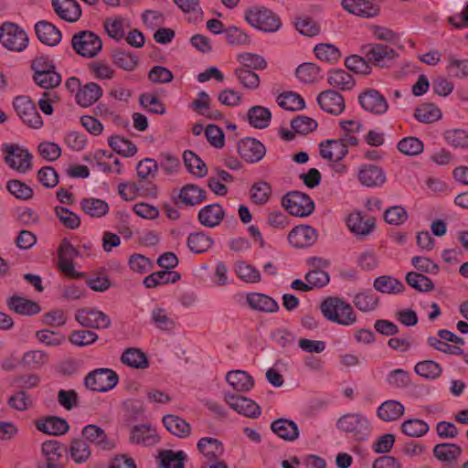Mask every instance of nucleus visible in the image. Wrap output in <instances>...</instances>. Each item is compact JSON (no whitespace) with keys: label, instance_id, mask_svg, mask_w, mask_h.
<instances>
[{"label":"nucleus","instance_id":"412c9836","mask_svg":"<svg viewBox=\"0 0 468 468\" xmlns=\"http://www.w3.org/2000/svg\"><path fill=\"white\" fill-rule=\"evenodd\" d=\"M52 6L58 16L74 23L81 16V8L76 0H52Z\"/></svg>","mask_w":468,"mask_h":468},{"label":"nucleus","instance_id":"393cba45","mask_svg":"<svg viewBox=\"0 0 468 468\" xmlns=\"http://www.w3.org/2000/svg\"><path fill=\"white\" fill-rule=\"evenodd\" d=\"M36 427L46 434L59 436L68 432L69 426L66 420L55 416H49L36 421Z\"/></svg>","mask_w":468,"mask_h":468},{"label":"nucleus","instance_id":"603ef678","mask_svg":"<svg viewBox=\"0 0 468 468\" xmlns=\"http://www.w3.org/2000/svg\"><path fill=\"white\" fill-rule=\"evenodd\" d=\"M109 144L114 152L124 157L133 156L137 152V147L134 144L120 135L111 136Z\"/></svg>","mask_w":468,"mask_h":468},{"label":"nucleus","instance_id":"e433bc0d","mask_svg":"<svg viewBox=\"0 0 468 468\" xmlns=\"http://www.w3.org/2000/svg\"><path fill=\"white\" fill-rule=\"evenodd\" d=\"M163 423L170 433L179 438H186L191 432L190 425L176 415L168 414L164 416Z\"/></svg>","mask_w":468,"mask_h":468},{"label":"nucleus","instance_id":"052dcab7","mask_svg":"<svg viewBox=\"0 0 468 468\" xmlns=\"http://www.w3.org/2000/svg\"><path fill=\"white\" fill-rule=\"evenodd\" d=\"M55 214L58 218L59 222L69 229H76L80 225V218L79 215L70 211L69 209L57 206L55 207Z\"/></svg>","mask_w":468,"mask_h":468},{"label":"nucleus","instance_id":"79ce46f5","mask_svg":"<svg viewBox=\"0 0 468 468\" xmlns=\"http://www.w3.org/2000/svg\"><path fill=\"white\" fill-rule=\"evenodd\" d=\"M374 288L383 293L397 294L402 292L405 286L398 279L384 275L375 279Z\"/></svg>","mask_w":468,"mask_h":468},{"label":"nucleus","instance_id":"bf43d9fd","mask_svg":"<svg viewBox=\"0 0 468 468\" xmlns=\"http://www.w3.org/2000/svg\"><path fill=\"white\" fill-rule=\"evenodd\" d=\"M415 118L424 123L434 122L441 119V112L439 108L433 104H422L414 113Z\"/></svg>","mask_w":468,"mask_h":468},{"label":"nucleus","instance_id":"473e14b6","mask_svg":"<svg viewBox=\"0 0 468 468\" xmlns=\"http://www.w3.org/2000/svg\"><path fill=\"white\" fill-rule=\"evenodd\" d=\"M102 96V90L97 83L90 82L79 89L76 101L82 107H89Z\"/></svg>","mask_w":468,"mask_h":468},{"label":"nucleus","instance_id":"39448f33","mask_svg":"<svg viewBox=\"0 0 468 468\" xmlns=\"http://www.w3.org/2000/svg\"><path fill=\"white\" fill-rule=\"evenodd\" d=\"M119 381L118 375L109 368H98L90 372L84 379L87 388L96 392H107Z\"/></svg>","mask_w":468,"mask_h":468},{"label":"nucleus","instance_id":"a19ab883","mask_svg":"<svg viewBox=\"0 0 468 468\" xmlns=\"http://www.w3.org/2000/svg\"><path fill=\"white\" fill-rule=\"evenodd\" d=\"M80 205L82 211L90 218H101L109 212L108 203L100 198H83Z\"/></svg>","mask_w":468,"mask_h":468},{"label":"nucleus","instance_id":"6e6552de","mask_svg":"<svg viewBox=\"0 0 468 468\" xmlns=\"http://www.w3.org/2000/svg\"><path fill=\"white\" fill-rule=\"evenodd\" d=\"M15 111L25 124L33 129H39L43 120L37 112L35 103L27 96H18L13 101Z\"/></svg>","mask_w":468,"mask_h":468},{"label":"nucleus","instance_id":"a18cd8bd","mask_svg":"<svg viewBox=\"0 0 468 468\" xmlns=\"http://www.w3.org/2000/svg\"><path fill=\"white\" fill-rule=\"evenodd\" d=\"M183 159L187 170L192 175L197 177H204L207 174L206 164L194 152L190 150L185 151Z\"/></svg>","mask_w":468,"mask_h":468},{"label":"nucleus","instance_id":"bb28decb","mask_svg":"<svg viewBox=\"0 0 468 468\" xmlns=\"http://www.w3.org/2000/svg\"><path fill=\"white\" fill-rule=\"evenodd\" d=\"M197 449L207 459L206 462L218 461L224 453L223 444L212 437H204L197 442Z\"/></svg>","mask_w":468,"mask_h":468},{"label":"nucleus","instance_id":"e2e57ef3","mask_svg":"<svg viewBox=\"0 0 468 468\" xmlns=\"http://www.w3.org/2000/svg\"><path fill=\"white\" fill-rule=\"evenodd\" d=\"M6 403L9 408L15 410L25 411L32 407L33 400L25 390L19 389L8 398Z\"/></svg>","mask_w":468,"mask_h":468},{"label":"nucleus","instance_id":"9b49d317","mask_svg":"<svg viewBox=\"0 0 468 468\" xmlns=\"http://www.w3.org/2000/svg\"><path fill=\"white\" fill-rule=\"evenodd\" d=\"M342 431L353 433L363 438L370 431V423L366 416L361 413H348L343 415L336 423Z\"/></svg>","mask_w":468,"mask_h":468},{"label":"nucleus","instance_id":"37998d69","mask_svg":"<svg viewBox=\"0 0 468 468\" xmlns=\"http://www.w3.org/2000/svg\"><path fill=\"white\" fill-rule=\"evenodd\" d=\"M213 244V239L202 231L191 233L187 238V246L194 253H203L208 250Z\"/></svg>","mask_w":468,"mask_h":468},{"label":"nucleus","instance_id":"5fc2aeb1","mask_svg":"<svg viewBox=\"0 0 468 468\" xmlns=\"http://www.w3.org/2000/svg\"><path fill=\"white\" fill-rule=\"evenodd\" d=\"M160 468H184L185 454L172 450L163 451L159 454Z\"/></svg>","mask_w":468,"mask_h":468},{"label":"nucleus","instance_id":"13d9d810","mask_svg":"<svg viewBox=\"0 0 468 468\" xmlns=\"http://www.w3.org/2000/svg\"><path fill=\"white\" fill-rule=\"evenodd\" d=\"M271 194V187L270 184L265 181L253 184L250 189V198L258 205L266 204L270 200Z\"/></svg>","mask_w":468,"mask_h":468},{"label":"nucleus","instance_id":"4d7b16f0","mask_svg":"<svg viewBox=\"0 0 468 468\" xmlns=\"http://www.w3.org/2000/svg\"><path fill=\"white\" fill-rule=\"evenodd\" d=\"M103 26L110 37L120 40L124 37L125 19L123 17H108L105 19Z\"/></svg>","mask_w":468,"mask_h":468},{"label":"nucleus","instance_id":"58836bf2","mask_svg":"<svg viewBox=\"0 0 468 468\" xmlns=\"http://www.w3.org/2000/svg\"><path fill=\"white\" fill-rule=\"evenodd\" d=\"M181 278L180 274L176 271H159L151 273L144 280V284L146 288H155L159 285L175 283Z\"/></svg>","mask_w":468,"mask_h":468},{"label":"nucleus","instance_id":"c9c22d12","mask_svg":"<svg viewBox=\"0 0 468 468\" xmlns=\"http://www.w3.org/2000/svg\"><path fill=\"white\" fill-rule=\"evenodd\" d=\"M461 453V447L454 443H441L433 448L435 458L448 464L457 463Z\"/></svg>","mask_w":468,"mask_h":468},{"label":"nucleus","instance_id":"ea45409f","mask_svg":"<svg viewBox=\"0 0 468 468\" xmlns=\"http://www.w3.org/2000/svg\"><path fill=\"white\" fill-rule=\"evenodd\" d=\"M178 198L184 205L192 207L206 199V192L196 185H186L181 188Z\"/></svg>","mask_w":468,"mask_h":468},{"label":"nucleus","instance_id":"f257e3e1","mask_svg":"<svg viewBox=\"0 0 468 468\" xmlns=\"http://www.w3.org/2000/svg\"><path fill=\"white\" fill-rule=\"evenodd\" d=\"M245 21L253 28L264 33H275L282 28L281 17L264 5H252L244 13Z\"/></svg>","mask_w":468,"mask_h":468},{"label":"nucleus","instance_id":"cd10ccee","mask_svg":"<svg viewBox=\"0 0 468 468\" xmlns=\"http://www.w3.org/2000/svg\"><path fill=\"white\" fill-rule=\"evenodd\" d=\"M191 108L210 120H218L222 118L221 112L211 107V99L204 90L197 93V97L193 101Z\"/></svg>","mask_w":468,"mask_h":468},{"label":"nucleus","instance_id":"69168bd1","mask_svg":"<svg viewBox=\"0 0 468 468\" xmlns=\"http://www.w3.org/2000/svg\"><path fill=\"white\" fill-rule=\"evenodd\" d=\"M354 304L362 312H371L377 308L378 298L372 292H363L355 296Z\"/></svg>","mask_w":468,"mask_h":468},{"label":"nucleus","instance_id":"b1692460","mask_svg":"<svg viewBox=\"0 0 468 468\" xmlns=\"http://www.w3.org/2000/svg\"><path fill=\"white\" fill-rule=\"evenodd\" d=\"M320 154L324 159L332 162L342 160L347 154L348 148L338 139L326 140L320 143Z\"/></svg>","mask_w":468,"mask_h":468},{"label":"nucleus","instance_id":"c756f323","mask_svg":"<svg viewBox=\"0 0 468 468\" xmlns=\"http://www.w3.org/2000/svg\"><path fill=\"white\" fill-rule=\"evenodd\" d=\"M226 381L238 392H248L254 386L253 378L244 370H232L228 372Z\"/></svg>","mask_w":468,"mask_h":468},{"label":"nucleus","instance_id":"4468645a","mask_svg":"<svg viewBox=\"0 0 468 468\" xmlns=\"http://www.w3.org/2000/svg\"><path fill=\"white\" fill-rule=\"evenodd\" d=\"M224 399L232 410L246 417L258 418L261 415L260 406L246 397L226 393Z\"/></svg>","mask_w":468,"mask_h":468},{"label":"nucleus","instance_id":"7ed1b4c3","mask_svg":"<svg viewBox=\"0 0 468 468\" xmlns=\"http://www.w3.org/2000/svg\"><path fill=\"white\" fill-rule=\"evenodd\" d=\"M0 43L10 51L21 52L28 46V37L18 25L5 22L0 26Z\"/></svg>","mask_w":468,"mask_h":468},{"label":"nucleus","instance_id":"0eeeda50","mask_svg":"<svg viewBox=\"0 0 468 468\" xmlns=\"http://www.w3.org/2000/svg\"><path fill=\"white\" fill-rule=\"evenodd\" d=\"M71 44L79 55L86 58L95 57L102 48L101 38L91 31H82L74 35Z\"/></svg>","mask_w":468,"mask_h":468},{"label":"nucleus","instance_id":"7c9ffc66","mask_svg":"<svg viewBox=\"0 0 468 468\" xmlns=\"http://www.w3.org/2000/svg\"><path fill=\"white\" fill-rule=\"evenodd\" d=\"M405 411L404 406L398 400H386L377 410L378 417L386 422L399 420Z\"/></svg>","mask_w":468,"mask_h":468},{"label":"nucleus","instance_id":"423d86ee","mask_svg":"<svg viewBox=\"0 0 468 468\" xmlns=\"http://www.w3.org/2000/svg\"><path fill=\"white\" fill-rule=\"evenodd\" d=\"M282 206L291 215L296 217L309 216L314 209V201L308 195L300 191H292L284 196Z\"/></svg>","mask_w":468,"mask_h":468},{"label":"nucleus","instance_id":"c03bdc74","mask_svg":"<svg viewBox=\"0 0 468 468\" xmlns=\"http://www.w3.org/2000/svg\"><path fill=\"white\" fill-rule=\"evenodd\" d=\"M271 118L270 110L262 106H253L248 112L249 122L255 128H266L270 124Z\"/></svg>","mask_w":468,"mask_h":468},{"label":"nucleus","instance_id":"f03ea898","mask_svg":"<svg viewBox=\"0 0 468 468\" xmlns=\"http://www.w3.org/2000/svg\"><path fill=\"white\" fill-rule=\"evenodd\" d=\"M320 309L324 316L331 322L346 326L356 322L353 307L339 297H327L322 302Z\"/></svg>","mask_w":468,"mask_h":468},{"label":"nucleus","instance_id":"de8ad7c7","mask_svg":"<svg viewBox=\"0 0 468 468\" xmlns=\"http://www.w3.org/2000/svg\"><path fill=\"white\" fill-rule=\"evenodd\" d=\"M121 361L133 368H146L148 367V360L146 356L137 348L126 349L122 356Z\"/></svg>","mask_w":468,"mask_h":468},{"label":"nucleus","instance_id":"aec40b11","mask_svg":"<svg viewBox=\"0 0 468 468\" xmlns=\"http://www.w3.org/2000/svg\"><path fill=\"white\" fill-rule=\"evenodd\" d=\"M246 303L251 310L260 313H276L280 308L273 298L255 292L246 294Z\"/></svg>","mask_w":468,"mask_h":468},{"label":"nucleus","instance_id":"2f4dec72","mask_svg":"<svg viewBox=\"0 0 468 468\" xmlns=\"http://www.w3.org/2000/svg\"><path fill=\"white\" fill-rule=\"evenodd\" d=\"M131 441L136 444L151 446L158 442L159 437L155 429L151 426L138 425L131 431Z\"/></svg>","mask_w":468,"mask_h":468},{"label":"nucleus","instance_id":"4c0bfd02","mask_svg":"<svg viewBox=\"0 0 468 468\" xmlns=\"http://www.w3.org/2000/svg\"><path fill=\"white\" fill-rule=\"evenodd\" d=\"M327 82L333 88L347 90L355 85V80L351 74L345 69H332L328 71Z\"/></svg>","mask_w":468,"mask_h":468},{"label":"nucleus","instance_id":"20e7f679","mask_svg":"<svg viewBox=\"0 0 468 468\" xmlns=\"http://www.w3.org/2000/svg\"><path fill=\"white\" fill-rule=\"evenodd\" d=\"M4 161L11 168L20 174H26L32 168V155L27 149L16 144H5L2 146Z\"/></svg>","mask_w":468,"mask_h":468},{"label":"nucleus","instance_id":"0e129e2a","mask_svg":"<svg viewBox=\"0 0 468 468\" xmlns=\"http://www.w3.org/2000/svg\"><path fill=\"white\" fill-rule=\"evenodd\" d=\"M398 149L406 155H418L424 150L423 143L417 137L410 136L398 143Z\"/></svg>","mask_w":468,"mask_h":468},{"label":"nucleus","instance_id":"f3484780","mask_svg":"<svg viewBox=\"0 0 468 468\" xmlns=\"http://www.w3.org/2000/svg\"><path fill=\"white\" fill-rule=\"evenodd\" d=\"M357 178L365 186L377 187L385 183L386 175L381 167L366 164L359 166Z\"/></svg>","mask_w":468,"mask_h":468},{"label":"nucleus","instance_id":"a211bd4d","mask_svg":"<svg viewBox=\"0 0 468 468\" xmlns=\"http://www.w3.org/2000/svg\"><path fill=\"white\" fill-rule=\"evenodd\" d=\"M316 100L321 109L330 114L338 115L345 110L346 105L343 96L335 90L322 91Z\"/></svg>","mask_w":468,"mask_h":468},{"label":"nucleus","instance_id":"864d4df0","mask_svg":"<svg viewBox=\"0 0 468 468\" xmlns=\"http://www.w3.org/2000/svg\"><path fill=\"white\" fill-rule=\"evenodd\" d=\"M277 102L284 110L292 112L300 111L305 106L303 99L292 91L281 94L277 98Z\"/></svg>","mask_w":468,"mask_h":468},{"label":"nucleus","instance_id":"1a4fd4ad","mask_svg":"<svg viewBox=\"0 0 468 468\" xmlns=\"http://www.w3.org/2000/svg\"><path fill=\"white\" fill-rule=\"evenodd\" d=\"M58 269L71 279L83 277L82 272L75 270L73 261L79 256V250L69 241L63 240L58 247Z\"/></svg>","mask_w":468,"mask_h":468},{"label":"nucleus","instance_id":"9d476101","mask_svg":"<svg viewBox=\"0 0 468 468\" xmlns=\"http://www.w3.org/2000/svg\"><path fill=\"white\" fill-rule=\"evenodd\" d=\"M362 52L369 63L378 67H388L397 57L396 51L391 47L377 43L364 45Z\"/></svg>","mask_w":468,"mask_h":468},{"label":"nucleus","instance_id":"ddd939ff","mask_svg":"<svg viewBox=\"0 0 468 468\" xmlns=\"http://www.w3.org/2000/svg\"><path fill=\"white\" fill-rule=\"evenodd\" d=\"M383 0H343L342 7L350 14L362 17H375L380 13Z\"/></svg>","mask_w":468,"mask_h":468},{"label":"nucleus","instance_id":"3c124183","mask_svg":"<svg viewBox=\"0 0 468 468\" xmlns=\"http://www.w3.org/2000/svg\"><path fill=\"white\" fill-rule=\"evenodd\" d=\"M234 270L237 276L247 283H258L261 280L260 271L245 261L237 262Z\"/></svg>","mask_w":468,"mask_h":468},{"label":"nucleus","instance_id":"338daca9","mask_svg":"<svg viewBox=\"0 0 468 468\" xmlns=\"http://www.w3.org/2000/svg\"><path fill=\"white\" fill-rule=\"evenodd\" d=\"M401 431L410 437H420L428 432L429 425L421 420L410 419L402 423Z\"/></svg>","mask_w":468,"mask_h":468},{"label":"nucleus","instance_id":"f8f14e48","mask_svg":"<svg viewBox=\"0 0 468 468\" xmlns=\"http://www.w3.org/2000/svg\"><path fill=\"white\" fill-rule=\"evenodd\" d=\"M358 102L367 112L382 115L388 110V103L384 95L374 89H367L358 96Z\"/></svg>","mask_w":468,"mask_h":468},{"label":"nucleus","instance_id":"8fccbe9b","mask_svg":"<svg viewBox=\"0 0 468 468\" xmlns=\"http://www.w3.org/2000/svg\"><path fill=\"white\" fill-rule=\"evenodd\" d=\"M65 449L63 445L56 440H48L42 443L41 453L45 457V463H58Z\"/></svg>","mask_w":468,"mask_h":468},{"label":"nucleus","instance_id":"680f3d73","mask_svg":"<svg viewBox=\"0 0 468 468\" xmlns=\"http://www.w3.org/2000/svg\"><path fill=\"white\" fill-rule=\"evenodd\" d=\"M406 282L410 287L420 292H431L434 288L430 278L415 271H410L406 275Z\"/></svg>","mask_w":468,"mask_h":468},{"label":"nucleus","instance_id":"49530a36","mask_svg":"<svg viewBox=\"0 0 468 468\" xmlns=\"http://www.w3.org/2000/svg\"><path fill=\"white\" fill-rule=\"evenodd\" d=\"M151 322L162 331H172L176 327L174 317L163 308H154L152 311Z\"/></svg>","mask_w":468,"mask_h":468},{"label":"nucleus","instance_id":"2eb2a0df","mask_svg":"<svg viewBox=\"0 0 468 468\" xmlns=\"http://www.w3.org/2000/svg\"><path fill=\"white\" fill-rule=\"evenodd\" d=\"M238 153L248 163H257L266 154L265 146L258 140L246 138L238 144Z\"/></svg>","mask_w":468,"mask_h":468},{"label":"nucleus","instance_id":"72a5a7b5","mask_svg":"<svg viewBox=\"0 0 468 468\" xmlns=\"http://www.w3.org/2000/svg\"><path fill=\"white\" fill-rule=\"evenodd\" d=\"M7 306L10 310L22 315H33L40 312L37 303L17 295L8 299Z\"/></svg>","mask_w":468,"mask_h":468},{"label":"nucleus","instance_id":"4be33fe9","mask_svg":"<svg viewBox=\"0 0 468 468\" xmlns=\"http://www.w3.org/2000/svg\"><path fill=\"white\" fill-rule=\"evenodd\" d=\"M317 239L316 230L310 226H297L288 235V240L295 248H306Z\"/></svg>","mask_w":468,"mask_h":468},{"label":"nucleus","instance_id":"09e8293b","mask_svg":"<svg viewBox=\"0 0 468 468\" xmlns=\"http://www.w3.org/2000/svg\"><path fill=\"white\" fill-rule=\"evenodd\" d=\"M69 455L74 463L80 464L86 463L90 459L91 451L84 440L74 439L70 443Z\"/></svg>","mask_w":468,"mask_h":468},{"label":"nucleus","instance_id":"f704fd0d","mask_svg":"<svg viewBox=\"0 0 468 468\" xmlns=\"http://www.w3.org/2000/svg\"><path fill=\"white\" fill-rule=\"evenodd\" d=\"M348 229L356 235H367L375 227L373 218H364L361 213H352L346 220Z\"/></svg>","mask_w":468,"mask_h":468},{"label":"nucleus","instance_id":"c85d7f7f","mask_svg":"<svg viewBox=\"0 0 468 468\" xmlns=\"http://www.w3.org/2000/svg\"><path fill=\"white\" fill-rule=\"evenodd\" d=\"M271 431L281 439L288 441H293L299 437V429L297 424L288 419H279L271 425Z\"/></svg>","mask_w":468,"mask_h":468},{"label":"nucleus","instance_id":"774afa93","mask_svg":"<svg viewBox=\"0 0 468 468\" xmlns=\"http://www.w3.org/2000/svg\"><path fill=\"white\" fill-rule=\"evenodd\" d=\"M444 139L454 148L468 147V132L462 129L449 130L444 133Z\"/></svg>","mask_w":468,"mask_h":468},{"label":"nucleus","instance_id":"a878e982","mask_svg":"<svg viewBox=\"0 0 468 468\" xmlns=\"http://www.w3.org/2000/svg\"><path fill=\"white\" fill-rule=\"evenodd\" d=\"M37 38L45 45L56 46L61 40V32L48 21H38L35 26Z\"/></svg>","mask_w":468,"mask_h":468},{"label":"nucleus","instance_id":"5701e85b","mask_svg":"<svg viewBox=\"0 0 468 468\" xmlns=\"http://www.w3.org/2000/svg\"><path fill=\"white\" fill-rule=\"evenodd\" d=\"M225 217L224 208L218 203L202 207L197 215L199 223L207 228H215L220 224Z\"/></svg>","mask_w":468,"mask_h":468},{"label":"nucleus","instance_id":"6e6d98bb","mask_svg":"<svg viewBox=\"0 0 468 468\" xmlns=\"http://www.w3.org/2000/svg\"><path fill=\"white\" fill-rule=\"evenodd\" d=\"M414 370L419 376L429 379L439 378L442 372L441 367L432 360H424L417 363Z\"/></svg>","mask_w":468,"mask_h":468},{"label":"nucleus","instance_id":"6ab92c4d","mask_svg":"<svg viewBox=\"0 0 468 468\" xmlns=\"http://www.w3.org/2000/svg\"><path fill=\"white\" fill-rule=\"evenodd\" d=\"M83 437L101 451L114 449L115 443L108 438L105 431L95 424L86 425L82 430Z\"/></svg>","mask_w":468,"mask_h":468},{"label":"nucleus","instance_id":"dca6fc26","mask_svg":"<svg viewBox=\"0 0 468 468\" xmlns=\"http://www.w3.org/2000/svg\"><path fill=\"white\" fill-rule=\"evenodd\" d=\"M76 320L85 327L107 328L111 324V319L101 311L95 309H84L78 311Z\"/></svg>","mask_w":468,"mask_h":468}]
</instances>
